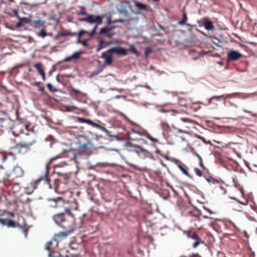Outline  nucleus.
Segmentation results:
<instances>
[{
	"instance_id": "nucleus-1",
	"label": "nucleus",
	"mask_w": 257,
	"mask_h": 257,
	"mask_svg": "<svg viewBox=\"0 0 257 257\" xmlns=\"http://www.w3.org/2000/svg\"><path fill=\"white\" fill-rule=\"evenodd\" d=\"M27 126L17 124L14 126L13 134L19 136L21 141L15 146V149L21 152L22 149H29L36 143V136L32 132H29L26 129Z\"/></svg>"
},
{
	"instance_id": "nucleus-2",
	"label": "nucleus",
	"mask_w": 257,
	"mask_h": 257,
	"mask_svg": "<svg viewBox=\"0 0 257 257\" xmlns=\"http://www.w3.org/2000/svg\"><path fill=\"white\" fill-rule=\"evenodd\" d=\"M49 171L48 167L47 166L45 169V173L43 176L40 177L36 181L31 182L30 184V187L32 188V191L37 188L38 185L41 182H43L44 184H47L50 188H51L50 185V179L48 176Z\"/></svg>"
},
{
	"instance_id": "nucleus-3",
	"label": "nucleus",
	"mask_w": 257,
	"mask_h": 257,
	"mask_svg": "<svg viewBox=\"0 0 257 257\" xmlns=\"http://www.w3.org/2000/svg\"><path fill=\"white\" fill-rule=\"evenodd\" d=\"M74 218L69 213H67L65 220L62 222L60 226L65 230L66 232H71L74 228Z\"/></svg>"
},
{
	"instance_id": "nucleus-4",
	"label": "nucleus",
	"mask_w": 257,
	"mask_h": 257,
	"mask_svg": "<svg viewBox=\"0 0 257 257\" xmlns=\"http://www.w3.org/2000/svg\"><path fill=\"white\" fill-rule=\"evenodd\" d=\"M58 243H59L52 239L46 244L45 249L49 252V257H52L55 255L56 253H58L56 252V249L58 246Z\"/></svg>"
},
{
	"instance_id": "nucleus-5",
	"label": "nucleus",
	"mask_w": 257,
	"mask_h": 257,
	"mask_svg": "<svg viewBox=\"0 0 257 257\" xmlns=\"http://www.w3.org/2000/svg\"><path fill=\"white\" fill-rule=\"evenodd\" d=\"M13 122L10 118H1L0 120V127L2 131H9L12 130L14 131V127H13Z\"/></svg>"
},
{
	"instance_id": "nucleus-6",
	"label": "nucleus",
	"mask_w": 257,
	"mask_h": 257,
	"mask_svg": "<svg viewBox=\"0 0 257 257\" xmlns=\"http://www.w3.org/2000/svg\"><path fill=\"white\" fill-rule=\"evenodd\" d=\"M68 201H66L63 198L61 197H57V201L55 208L58 209L60 210L65 211L68 209Z\"/></svg>"
},
{
	"instance_id": "nucleus-7",
	"label": "nucleus",
	"mask_w": 257,
	"mask_h": 257,
	"mask_svg": "<svg viewBox=\"0 0 257 257\" xmlns=\"http://www.w3.org/2000/svg\"><path fill=\"white\" fill-rule=\"evenodd\" d=\"M104 17V16H101L99 15H89L88 23L95 24V26L97 27L102 24Z\"/></svg>"
},
{
	"instance_id": "nucleus-8",
	"label": "nucleus",
	"mask_w": 257,
	"mask_h": 257,
	"mask_svg": "<svg viewBox=\"0 0 257 257\" xmlns=\"http://www.w3.org/2000/svg\"><path fill=\"white\" fill-rule=\"evenodd\" d=\"M45 24L46 21L45 20L39 19L33 21L31 23V26L34 30H40L41 31L43 29H46Z\"/></svg>"
},
{
	"instance_id": "nucleus-9",
	"label": "nucleus",
	"mask_w": 257,
	"mask_h": 257,
	"mask_svg": "<svg viewBox=\"0 0 257 257\" xmlns=\"http://www.w3.org/2000/svg\"><path fill=\"white\" fill-rule=\"evenodd\" d=\"M66 215H67V214L64 212L57 213L53 216V219L57 225L60 226L62 222L65 220Z\"/></svg>"
},
{
	"instance_id": "nucleus-10",
	"label": "nucleus",
	"mask_w": 257,
	"mask_h": 257,
	"mask_svg": "<svg viewBox=\"0 0 257 257\" xmlns=\"http://www.w3.org/2000/svg\"><path fill=\"white\" fill-rule=\"evenodd\" d=\"M108 52L115 53L118 55H121L123 56H125L127 55V51L125 48L119 47H114L108 50Z\"/></svg>"
},
{
	"instance_id": "nucleus-11",
	"label": "nucleus",
	"mask_w": 257,
	"mask_h": 257,
	"mask_svg": "<svg viewBox=\"0 0 257 257\" xmlns=\"http://www.w3.org/2000/svg\"><path fill=\"white\" fill-rule=\"evenodd\" d=\"M242 56V55L236 51H231L228 53V59L236 61L239 60Z\"/></svg>"
},
{
	"instance_id": "nucleus-12",
	"label": "nucleus",
	"mask_w": 257,
	"mask_h": 257,
	"mask_svg": "<svg viewBox=\"0 0 257 257\" xmlns=\"http://www.w3.org/2000/svg\"><path fill=\"white\" fill-rule=\"evenodd\" d=\"M192 121L187 118H181L177 122V124L181 127L186 128H189V126L187 125L188 123H191Z\"/></svg>"
},
{
	"instance_id": "nucleus-13",
	"label": "nucleus",
	"mask_w": 257,
	"mask_h": 257,
	"mask_svg": "<svg viewBox=\"0 0 257 257\" xmlns=\"http://www.w3.org/2000/svg\"><path fill=\"white\" fill-rule=\"evenodd\" d=\"M131 146L134 148V151L140 157L142 156H146L148 153L146 150L139 146L131 145Z\"/></svg>"
},
{
	"instance_id": "nucleus-14",
	"label": "nucleus",
	"mask_w": 257,
	"mask_h": 257,
	"mask_svg": "<svg viewBox=\"0 0 257 257\" xmlns=\"http://www.w3.org/2000/svg\"><path fill=\"white\" fill-rule=\"evenodd\" d=\"M111 52H108V50L102 53L101 57L105 59V64L107 65H111L112 61V56L110 55Z\"/></svg>"
},
{
	"instance_id": "nucleus-15",
	"label": "nucleus",
	"mask_w": 257,
	"mask_h": 257,
	"mask_svg": "<svg viewBox=\"0 0 257 257\" xmlns=\"http://www.w3.org/2000/svg\"><path fill=\"white\" fill-rule=\"evenodd\" d=\"M69 233L66 231L60 232L59 233L55 234L53 239L59 243L62 239L66 238Z\"/></svg>"
},
{
	"instance_id": "nucleus-16",
	"label": "nucleus",
	"mask_w": 257,
	"mask_h": 257,
	"mask_svg": "<svg viewBox=\"0 0 257 257\" xmlns=\"http://www.w3.org/2000/svg\"><path fill=\"white\" fill-rule=\"evenodd\" d=\"M177 166L178 167V168L187 176L191 178V175L188 173L187 171V167L184 164H183L181 162L179 161H177Z\"/></svg>"
},
{
	"instance_id": "nucleus-17",
	"label": "nucleus",
	"mask_w": 257,
	"mask_h": 257,
	"mask_svg": "<svg viewBox=\"0 0 257 257\" xmlns=\"http://www.w3.org/2000/svg\"><path fill=\"white\" fill-rule=\"evenodd\" d=\"M204 21L203 23V25L205 28L206 30L208 31H212L214 29V26L213 24V23L207 20V19L205 18Z\"/></svg>"
},
{
	"instance_id": "nucleus-18",
	"label": "nucleus",
	"mask_w": 257,
	"mask_h": 257,
	"mask_svg": "<svg viewBox=\"0 0 257 257\" xmlns=\"http://www.w3.org/2000/svg\"><path fill=\"white\" fill-rule=\"evenodd\" d=\"M39 74L42 76L43 79H45V72L42 68V64L41 63H37L34 65Z\"/></svg>"
},
{
	"instance_id": "nucleus-19",
	"label": "nucleus",
	"mask_w": 257,
	"mask_h": 257,
	"mask_svg": "<svg viewBox=\"0 0 257 257\" xmlns=\"http://www.w3.org/2000/svg\"><path fill=\"white\" fill-rule=\"evenodd\" d=\"M13 174L15 177L19 178L23 176L24 172L20 167L17 166L14 168Z\"/></svg>"
},
{
	"instance_id": "nucleus-20",
	"label": "nucleus",
	"mask_w": 257,
	"mask_h": 257,
	"mask_svg": "<svg viewBox=\"0 0 257 257\" xmlns=\"http://www.w3.org/2000/svg\"><path fill=\"white\" fill-rule=\"evenodd\" d=\"M187 19H188V18H187V14L184 11L183 13V18H182V19L179 21L178 24L180 25H186V26L187 27H191V28H192L193 27V26L190 24H188L186 23L187 21Z\"/></svg>"
},
{
	"instance_id": "nucleus-21",
	"label": "nucleus",
	"mask_w": 257,
	"mask_h": 257,
	"mask_svg": "<svg viewBox=\"0 0 257 257\" xmlns=\"http://www.w3.org/2000/svg\"><path fill=\"white\" fill-rule=\"evenodd\" d=\"M56 201H57V197H56V198H48L47 200L46 205L48 208H55V205H56Z\"/></svg>"
},
{
	"instance_id": "nucleus-22",
	"label": "nucleus",
	"mask_w": 257,
	"mask_h": 257,
	"mask_svg": "<svg viewBox=\"0 0 257 257\" xmlns=\"http://www.w3.org/2000/svg\"><path fill=\"white\" fill-rule=\"evenodd\" d=\"M78 202L75 200H74V201L71 203L70 206L68 205V209L66 210V212L70 213L71 210H76L78 209Z\"/></svg>"
},
{
	"instance_id": "nucleus-23",
	"label": "nucleus",
	"mask_w": 257,
	"mask_h": 257,
	"mask_svg": "<svg viewBox=\"0 0 257 257\" xmlns=\"http://www.w3.org/2000/svg\"><path fill=\"white\" fill-rule=\"evenodd\" d=\"M77 33L76 32H71L68 30H63L60 31L58 34V36L59 37H65V36H76Z\"/></svg>"
},
{
	"instance_id": "nucleus-24",
	"label": "nucleus",
	"mask_w": 257,
	"mask_h": 257,
	"mask_svg": "<svg viewBox=\"0 0 257 257\" xmlns=\"http://www.w3.org/2000/svg\"><path fill=\"white\" fill-rule=\"evenodd\" d=\"M81 54V53L80 52H75L71 56L65 58L64 59V61L69 62L73 59H78L79 58Z\"/></svg>"
},
{
	"instance_id": "nucleus-25",
	"label": "nucleus",
	"mask_w": 257,
	"mask_h": 257,
	"mask_svg": "<svg viewBox=\"0 0 257 257\" xmlns=\"http://www.w3.org/2000/svg\"><path fill=\"white\" fill-rule=\"evenodd\" d=\"M135 7L140 10H147L148 6L144 4L140 3L136 0L134 1Z\"/></svg>"
},
{
	"instance_id": "nucleus-26",
	"label": "nucleus",
	"mask_w": 257,
	"mask_h": 257,
	"mask_svg": "<svg viewBox=\"0 0 257 257\" xmlns=\"http://www.w3.org/2000/svg\"><path fill=\"white\" fill-rule=\"evenodd\" d=\"M230 97V95H229V94H223V95H220V96H212L210 99H209V103H210L211 102V101L213 100H220V99L221 98H222V99H226L227 98H228V97Z\"/></svg>"
},
{
	"instance_id": "nucleus-27",
	"label": "nucleus",
	"mask_w": 257,
	"mask_h": 257,
	"mask_svg": "<svg viewBox=\"0 0 257 257\" xmlns=\"http://www.w3.org/2000/svg\"><path fill=\"white\" fill-rule=\"evenodd\" d=\"M36 35L38 37H41L42 38H44L47 36H52V33H47L46 32V29H43L42 31H41L37 33Z\"/></svg>"
},
{
	"instance_id": "nucleus-28",
	"label": "nucleus",
	"mask_w": 257,
	"mask_h": 257,
	"mask_svg": "<svg viewBox=\"0 0 257 257\" xmlns=\"http://www.w3.org/2000/svg\"><path fill=\"white\" fill-rule=\"evenodd\" d=\"M205 179L206 180V181L209 182V183H212V184H218L219 185H221V181H220V180H216V179L214 178H212L211 177H205Z\"/></svg>"
},
{
	"instance_id": "nucleus-29",
	"label": "nucleus",
	"mask_w": 257,
	"mask_h": 257,
	"mask_svg": "<svg viewBox=\"0 0 257 257\" xmlns=\"http://www.w3.org/2000/svg\"><path fill=\"white\" fill-rule=\"evenodd\" d=\"M191 238L195 240V241L200 240V239H201L195 231L192 232Z\"/></svg>"
},
{
	"instance_id": "nucleus-30",
	"label": "nucleus",
	"mask_w": 257,
	"mask_h": 257,
	"mask_svg": "<svg viewBox=\"0 0 257 257\" xmlns=\"http://www.w3.org/2000/svg\"><path fill=\"white\" fill-rule=\"evenodd\" d=\"M204 242L202 241L201 239H200V240L195 241L192 244V247L193 248H196L198 247L200 244L203 243Z\"/></svg>"
},
{
	"instance_id": "nucleus-31",
	"label": "nucleus",
	"mask_w": 257,
	"mask_h": 257,
	"mask_svg": "<svg viewBox=\"0 0 257 257\" xmlns=\"http://www.w3.org/2000/svg\"><path fill=\"white\" fill-rule=\"evenodd\" d=\"M105 46V43L102 40H100L99 43V46L97 48V51H99L100 49L104 48Z\"/></svg>"
},
{
	"instance_id": "nucleus-32",
	"label": "nucleus",
	"mask_w": 257,
	"mask_h": 257,
	"mask_svg": "<svg viewBox=\"0 0 257 257\" xmlns=\"http://www.w3.org/2000/svg\"><path fill=\"white\" fill-rule=\"evenodd\" d=\"M86 123L88 124H90L93 126H95V127H100V125L94 122H93L90 119H86Z\"/></svg>"
},
{
	"instance_id": "nucleus-33",
	"label": "nucleus",
	"mask_w": 257,
	"mask_h": 257,
	"mask_svg": "<svg viewBox=\"0 0 257 257\" xmlns=\"http://www.w3.org/2000/svg\"><path fill=\"white\" fill-rule=\"evenodd\" d=\"M110 29H108L106 27H103L102 28H101L100 29V32H99V34H106L107 33H109V30Z\"/></svg>"
},
{
	"instance_id": "nucleus-34",
	"label": "nucleus",
	"mask_w": 257,
	"mask_h": 257,
	"mask_svg": "<svg viewBox=\"0 0 257 257\" xmlns=\"http://www.w3.org/2000/svg\"><path fill=\"white\" fill-rule=\"evenodd\" d=\"M7 225L8 227H14L15 226V222L12 220L8 219Z\"/></svg>"
},
{
	"instance_id": "nucleus-35",
	"label": "nucleus",
	"mask_w": 257,
	"mask_h": 257,
	"mask_svg": "<svg viewBox=\"0 0 257 257\" xmlns=\"http://www.w3.org/2000/svg\"><path fill=\"white\" fill-rule=\"evenodd\" d=\"M47 87L49 90L52 92H54L57 91V89L50 83L47 84Z\"/></svg>"
},
{
	"instance_id": "nucleus-36",
	"label": "nucleus",
	"mask_w": 257,
	"mask_h": 257,
	"mask_svg": "<svg viewBox=\"0 0 257 257\" xmlns=\"http://www.w3.org/2000/svg\"><path fill=\"white\" fill-rule=\"evenodd\" d=\"M130 51L134 54H136L137 55H139L138 52L137 50L136 49L134 45H132L130 46Z\"/></svg>"
},
{
	"instance_id": "nucleus-37",
	"label": "nucleus",
	"mask_w": 257,
	"mask_h": 257,
	"mask_svg": "<svg viewBox=\"0 0 257 257\" xmlns=\"http://www.w3.org/2000/svg\"><path fill=\"white\" fill-rule=\"evenodd\" d=\"M194 171H195V172L197 176H199V177H201V176H202V175H203V173H202V172L200 169H199L198 168H194Z\"/></svg>"
},
{
	"instance_id": "nucleus-38",
	"label": "nucleus",
	"mask_w": 257,
	"mask_h": 257,
	"mask_svg": "<svg viewBox=\"0 0 257 257\" xmlns=\"http://www.w3.org/2000/svg\"><path fill=\"white\" fill-rule=\"evenodd\" d=\"M97 29V26H94V28H93V29L92 30V31H91V32H90L88 34V36L89 37H91L93 35H94L96 33V31Z\"/></svg>"
},
{
	"instance_id": "nucleus-39",
	"label": "nucleus",
	"mask_w": 257,
	"mask_h": 257,
	"mask_svg": "<svg viewBox=\"0 0 257 257\" xmlns=\"http://www.w3.org/2000/svg\"><path fill=\"white\" fill-rule=\"evenodd\" d=\"M87 33V32L85 30L80 31L78 34L77 33V36L78 37L81 38L83 35Z\"/></svg>"
},
{
	"instance_id": "nucleus-40",
	"label": "nucleus",
	"mask_w": 257,
	"mask_h": 257,
	"mask_svg": "<svg viewBox=\"0 0 257 257\" xmlns=\"http://www.w3.org/2000/svg\"><path fill=\"white\" fill-rule=\"evenodd\" d=\"M66 108L68 111H72L75 109H78V108L75 106H67Z\"/></svg>"
},
{
	"instance_id": "nucleus-41",
	"label": "nucleus",
	"mask_w": 257,
	"mask_h": 257,
	"mask_svg": "<svg viewBox=\"0 0 257 257\" xmlns=\"http://www.w3.org/2000/svg\"><path fill=\"white\" fill-rule=\"evenodd\" d=\"M89 15L86 18H79L78 21L79 22H86L88 23Z\"/></svg>"
},
{
	"instance_id": "nucleus-42",
	"label": "nucleus",
	"mask_w": 257,
	"mask_h": 257,
	"mask_svg": "<svg viewBox=\"0 0 257 257\" xmlns=\"http://www.w3.org/2000/svg\"><path fill=\"white\" fill-rule=\"evenodd\" d=\"M243 111L245 113H249L252 116H254V117H257V114L256 113H253L252 111H250V110H246V109H243Z\"/></svg>"
},
{
	"instance_id": "nucleus-43",
	"label": "nucleus",
	"mask_w": 257,
	"mask_h": 257,
	"mask_svg": "<svg viewBox=\"0 0 257 257\" xmlns=\"http://www.w3.org/2000/svg\"><path fill=\"white\" fill-rule=\"evenodd\" d=\"M21 21L27 23H30L31 24V23L32 22L29 19L24 18L21 19Z\"/></svg>"
},
{
	"instance_id": "nucleus-44",
	"label": "nucleus",
	"mask_w": 257,
	"mask_h": 257,
	"mask_svg": "<svg viewBox=\"0 0 257 257\" xmlns=\"http://www.w3.org/2000/svg\"><path fill=\"white\" fill-rule=\"evenodd\" d=\"M124 22V20L122 19H115L113 21H112V23H123Z\"/></svg>"
},
{
	"instance_id": "nucleus-45",
	"label": "nucleus",
	"mask_w": 257,
	"mask_h": 257,
	"mask_svg": "<svg viewBox=\"0 0 257 257\" xmlns=\"http://www.w3.org/2000/svg\"><path fill=\"white\" fill-rule=\"evenodd\" d=\"M86 216V214H83L81 217H80L79 219L80 220V224L81 225L84 223V218Z\"/></svg>"
},
{
	"instance_id": "nucleus-46",
	"label": "nucleus",
	"mask_w": 257,
	"mask_h": 257,
	"mask_svg": "<svg viewBox=\"0 0 257 257\" xmlns=\"http://www.w3.org/2000/svg\"><path fill=\"white\" fill-rule=\"evenodd\" d=\"M88 41V39H85V40H83L82 41L81 44H82V45L84 47H86L88 46V44H87Z\"/></svg>"
},
{
	"instance_id": "nucleus-47",
	"label": "nucleus",
	"mask_w": 257,
	"mask_h": 257,
	"mask_svg": "<svg viewBox=\"0 0 257 257\" xmlns=\"http://www.w3.org/2000/svg\"><path fill=\"white\" fill-rule=\"evenodd\" d=\"M7 219L0 218V224L7 225Z\"/></svg>"
},
{
	"instance_id": "nucleus-48",
	"label": "nucleus",
	"mask_w": 257,
	"mask_h": 257,
	"mask_svg": "<svg viewBox=\"0 0 257 257\" xmlns=\"http://www.w3.org/2000/svg\"><path fill=\"white\" fill-rule=\"evenodd\" d=\"M77 119H78V122H79L86 123L87 119H85V118H83L82 117H77Z\"/></svg>"
},
{
	"instance_id": "nucleus-49",
	"label": "nucleus",
	"mask_w": 257,
	"mask_h": 257,
	"mask_svg": "<svg viewBox=\"0 0 257 257\" xmlns=\"http://www.w3.org/2000/svg\"><path fill=\"white\" fill-rule=\"evenodd\" d=\"M106 36L109 38H111L113 35V33L111 32V29L109 30V32L105 34Z\"/></svg>"
},
{
	"instance_id": "nucleus-50",
	"label": "nucleus",
	"mask_w": 257,
	"mask_h": 257,
	"mask_svg": "<svg viewBox=\"0 0 257 257\" xmlns=\"http://www.w3.org/2000/svg\"><path fill=\"white\" fill-rule=\"evenodd\" d=\"M148 138L153 142H157L158 141L157 139L154 138L151 136H149Z\"/></svg>"
},
{
	"instance_id": "nucleus-51",
	"label": "nucleus",
	"mask_w": 257,
	"mask_h": 257,
	"mask_svg": "<svg viewBox=\"0 0 257 257\" xmlns=\"http://www.w3.org/2000/svg\"><path fill=\"white\" fill-rule=\"evenodd\" d=\"M72 92L75 94V95H77L78 94H80L81 93V92L78 90H76V89H72Z\"/></svg>"
},
{
	"instance_id": "nucleus-52",
	"label": "nucleus",
	"mask_w": 257,
	"mask_h": 257,
	"mask_svg": "<svg viewBox=\"0 0 257 257\" xmlns=\"http://www.w3.org/2000/svg\"><path fill=\"white\" fill-rule=\"evenodd\" d=\"M23 26V24L21 22H18L16 25V27L18 28H21Z\"/></svg>"
},
{
	"instance_id": "nucleus-53",
	"label": "nucleus",
	"mask_w": 257,
	"mask_h": 257,
	"mask_svg": "<svg viewBox=\"0 0 257 257\" xmlns=\"http://www.w3.org/2000/svg\"><path fill=\"white\" fill-rule=\"evenodd\" d=\"M151 52V49L150 48H147L146 50L145 54L148 55V54L150 53Z\"/></svg>"
},
{
	"instance_id": "nucleus-54",
	"label": "nucleus",
	"mask_w": 257,
	"mask_h": 257,
	"mask_svg": "<svg viewBox=\"0 0 257 257\" xmlns=\"http://www.w3.org/2000/svg\"><path fill=\"white\" fill-rule=\"evenodd\" d=\"M41 85V82H36L34 83V85L37 87H40Z\"/></svg>"
},
{
	"instance_id": "nucleus-55",
	"label": "nucleus",
	"mask_w": 257,
	"mask_h": 257,
	"mask_svg": "<svg viewBox=\"0 0 257 257\" xmlns=\"http://www.w3.org/2000/svg\"><path fill=\"white\" fill-rule=\"evenodd\" d=\"M199 164H200V165L202 167H204V166H203V161H202V158H200V160H199Z\"/></svg>"
},
{
	"instance_id": "nucleus-56",
	"label": "nucleus",
	"mask_w": 257,
	"mask_h": 257,
	"mask_svg": "<svg viewBox=\"0 0 257 257\" xmlns=\"http://www.w3.org/2000/svg\"><path fill=\"white\" fill-rule=\"evenodd\" d=\"M192 233L190 231H188L187 232V236L188 237V238H191V236L192 235Z\"/></svg>"
},
{
	"instance_id": "nucleus-57",
	"label": "nucleus",
	"mask_w": 257,
	"mask_h": 257,
	"mask_svg": "<svg viewBox=\"0 0 257 257\" xmlns=\"http://www.w3.org/2000/svg\"><path fill=\"white\" fill-rule=\"evenodd\" d=\"M82 40H81L80 38L78 37L77 40V43L78 44H81Z\"/></svg>"
},
{
	"instance_id": "nucleus-58",
	"label": "nucleus",
	"mask_w": 257,
	"mask_h": 257,
	"mask_svg": "<svg viewBox=\"0 0 257 257\" xmlns=\"http://www.w3.org/2000/svg\"><path fill=\"white\" fill-rule=\"evenodd\" d=\"M238 203H239L240 204H241L244 205H246V204H247V201H246L245 203H244V202H243L239 201H238Z\"/></svg>"
},
{
	"instance_id": "nucleus-59",
	"label": "nucleus",
	"mask_w": 257,
	"mask_h": 257,
	"mask_svg": "<svg viewBox=\"0 0 257 257\" xmlns=\"http://www.w3.org/2000/svg\"><path fill=\"white\" fill-rule=\"evenodd\" d=\"M112 21H111L110 18L108 19V20H107V24H110L112 23Z\"/></svg>"
},
{
	"instance_id": "nucleus-60",
	"label": "nucleus",
	"mask_w": 257,
	"mask_h": 257,
	"mask_svg": "<svg viewBox=\"0 0 257 257\" xmlns=\"http://www.w3.org/2000/svg\"><path fill=\"white\" fill-rule=\"evenodd\" d=\"M60 185H61V184H59V185H58V186H57V188H56V191H59L58 190H59V189H60Z\"/></svg>"
},
{
	"instance_id": "nucleus-61",
	"label": "nucleus",
	"mask_w": 257,
	"mask_h": 257,
	"mask_svg": "<svg viewBox=\"0 0 257 257\" xmlns=\"http://www.w3.org/2000/svg\"><path fill=\"white\" fill-rule=\"evenodd\" d=\"M39 89L41 91H43L44 90V89L43 87H41V86L39 87Z\"/></svg>"
},
{
	"instance_id": "nucleus-62",
	"label": "nucleus",
	"mask_w": 257,
	"mask_h": 257,
	"mask_svg": "<svg viewBox=\"0 0 257 257\" xmlns=\"http://www.w3.org/2000/svg\"><path fill=\"white\" fill-rule=\"evenodd\" d=\"M144 87H146V88H148V89H150V86H149V85H145Z\"/></svg>"
},
{
	"instance_id": "nucleus-63",
	"label": "nucleus",
	"mask_w": 257,
	"mask_h": 257,
	"mask_svg": "<svg viewBox=\"0 0 257 257\" xmlns=\"http://www.w3.org/2000/svg\"><path fill=\"white\" fill-rule=\"evenodd\" d=\"M195 154H196V156H197V157H198V158L199 159V160L200 158H201V157L197 153H196Z\"/></svg>"
},
{
	"instance_id": "nucleus-64",
	"label": "nucleus",
	"mask_w": 257,
	"mask_h": 257,
	"mask_svg": "<svg viewBox=\"0 0 257 257\" xmlns=\"http://www.w3.org/2000/svg\"><path fill=\"white\" fill-rule=\"evenodd\" d=\"M178 132L184 133L185 131L181 130V129L178 130Z\"/></svg>"
}]
</instances>
